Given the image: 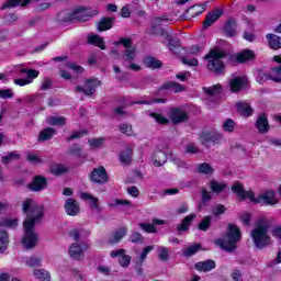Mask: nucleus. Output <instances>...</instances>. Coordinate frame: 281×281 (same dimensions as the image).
<instances>
[{
    "instance_id": "473e14b6",
    "label": "nucleus",
    "mask_w": 281,
    "mask_h": 281,
    "mask_svg": "<svg viewBox=\"0 0 281 281\" xmlns=\"http://www.w3.org/2000/svg\"><path fill=\"white\" fill-rule=\"evenodd\" d=\"M266 38L268 41V46L270 49H281V36H278L273 33H268L266 35Z\"/></svg>"
},
{
    "instance_id": "0e129e2a",
    "label": "nucleus",
    "mask_w": 281,
    "mask_h": 281,
    "mask_svg": "<svg viewBox=\"0 0 281 281\" xmlns=\"http://www.w3.org/2000/svg\"><path fill=\"white\" fill-rule=\"evenodd\" d=\"M89 132L86 130L74 132L70 136L66 138V142H74V139H80L82 135H87Z\"/></svg>"
},
{
    "instance_id": "f8f14e48",
    "label": "nucleus",
    "mask_w": 281,
    "mask_h": 281,
    "mask_svg": "<svg viewBox=\"0 0 281 281\" xmlns=\"http://www.w3.org/2000/svg\"><path fill=\"white\" fill-rule=\"evenodd\" d=\"M205 10H207V4H194L184 11L183 19L184 21H192V19L201 16Z\"/></svg>"
},
{
    "instance_id": "79ce46f5",
    "label": "nucleus",
    "mask_w": 281,
    "mask_h": 281,
    "mask_svg": "<svg viewBox=\"0 0 281 281\" xmlns=\"http://www.w3.org/2000/svg\"><path fill=\"white\" fill-rule=\"evenodd\" d=\"M10 245V236L7 231L0 229V254H3Z\"/></svg>"
},
{
    "instance_id": "4be33fe9",
    "label": "nucleus",
    "mask_w": 281,
    "mask_h": 281,
    "mask_svg": "<svg viewBox=\"0 0 281 281\" xmlns=\"http://www.w3.org/2000/svg\"><path fill=\"white\" fill-rule=\"evenodd\" d=\"M196 218V214H190L187 215L180 224L177 225L176 229L178 232L179 235L188 232L192 225V223L194 222V220Z\"/></svg>"
},
{
    "instance_id": "58836bf2",
    "label": "nucleus",
    "mask_w": 281,
    "mask_h": 281,
    "mask_svg": "<svg viewBox=\"0 0 281 281\" xmlns=\"http://www.w3.org/2000/svg\"><path fill=\"white\" fill-rule=\"evenodd\" d=\"M5 227L7 229H16L19 227V218L4 217L0 221V228Z\"/></svg>"
},
{
    "instance_id": "4468645a",
    "label": "nucleus",
    "mask_w": 281,
    "mask_h": 281,
    "mask_svg": "<svg viewBox=\"0 0 281 281\" xmlns=\"http://www.w3.org/2000/svg\"><path fill=\"white\" fill-rule=\"evenodd\" d=\"M169 117L172 124H181L190 120V114L179 108H172Z\"/></svg>"
},
{
    "instance_id": "a19ab883",
    "label": "nucleus",
    "mask_w": 281,
    "mask_h": 281,
    "mask_svg": "<svg viewBox=\"0 0 281 281\" xmlns=\"http://www.w3.org/2000/svg\"><path fill=\"white\" fill-rule=\"evenodd\" d=\"M172 256V250L166 246H160L158 251V259L160 262H168Z\"/></svg>"
},
{
    "instance_id": "f3484780",
    "label": "nucleus",
    "mask_w": 281,
    "mask_h": 281,
    "mask_svg": "<svg viewBox=\"0 0 281 281\" xmlns=\"http://www.w3.org/2000/svg\"><path fill=\"white\" fill-rule=\"evenodd\" d=\"M259 203L273 207V205H278L280 203V200L276 198L274 190H266L263 193L259 194Z\"/></svg>"
},
{
    "instance_id": "72a5a7b5",
    "label": "nucleus",
    "mask_w": 281,
    "mask_h": 281,
    "mask_svg": "<svg viewBox=\"0 0 281 281\" xmlns=\"http://www.w3.org/2000/svg\"><path fill=\"white\" fill-rule=\"evenodd\" d=\"M113 21H115V18H109L104 16L99 21L98 23V30L100 32H106L109 30H113Z\"/></svg>"
},
{
    "instance_id": "5701e85b",
    "label": "nucleus",
    "mask_w": 281,
    "mask_h": 281,
    "mask_svg": "<svg viewBox=\"0 0 281 281\" xmlns=\"http://www.w3.org/2000/svg\"><path fill=\"white\" fill-rule=\"evenodd\" d=\"M236 111L239 113V115H243V117H251L254 115V108H251V104L245 101H238L236 104Z\"/></svg>"
},
{
    "instance_id": "4c0bfd02",
    "label": "nucleus",
    "mask_w": 281,
    "mask_h": 281,
    "mask_svg": "<svg viewBox=\"0 0 281 281\" xmlns=\"http://www.w3.org/2000/svg\"><path fill=\"white\" fill-rule=\"evenodd\" d=\"M50 172L55 177H61V175H67V172H69V167H65L63 164L52 165Z\"/></svg>"
},
{
    "instance_id": "c03bdc74",
    "label": "nucleus",
    "mask_w": 281,
    "mask_h": 281,
    "mask_svg": "<svg viewBox=\"0 0 281 281\" xmlns=\"http://www.w3.org/2000/svg\"><path fill=\"white\" fill-rule=\"evenodd\" d=\"M149 117H153L157 124H160L161 126H166L170 124V120L166 116H164L161 113L151 112L149 113Z\"/></svg>"
},
{
    "instance_id": "13d9d810",
    "label": "nucleus",
    "mask_w": 281,
    "mask_h": 281,
    "mask_svg": "<svg viewBox=\"0 0 281 281\" xmlns=\"http://www.w3.org/2000/svg\"><path fill=\"white\" fill-rule=\"evenodd\" d=\"M90 148H102L104 146V137L88 139Z\"/></svg>"
},
{
    "instance_id": "f704fd0d",
    "label": "nucleus",
    "mask_w": 281,
    "mask_h": 281,
    "mask_svg": "<svg viewBox=\"0 0 281 281\" xmlns=\"http://www.w3.org/2000/svg\"><path fill=\"white\" fill-rule=\"evenodd\" d=\"M144 63L148 69H161V67H164V61L153 56L145 57Z\"/></svg>"
},
{
    "instance_id": "680f3d73",
    "label": "nucleus",
    "mask_w": 281,
    "mask_h": 281,
    "mask_svg": "<svg viewBox=\"0 0 281 281\" xmlns=\"http://www.w3.org/2000/svg\"><path fill=\"white\" fill-rule=\"evenodd\" d=\"M131 260H133V257L123 255L122 257H119V265H121L123 269H126L127 267H131Z\"/></svg>"
},
{
    "instance_id": "393cba45",
    "label": "nucleus",
    "mask_w": 281,
    "mask_h": 281,
    "mask_svg": "<svg viewBox=\"0 0 281 281\" xmlns=\"http://www.w3.org/2000/svg\"><path fill=\"white\" fill-rule=\"evenodd\" d=\"M196 271H202L203 273H207L209 271H213L216 269V261L209 259L204 261H199L194 265Z\"/></svg>"
},
{
    "instance_id": "bb28decb",
    "label": "nucleus",
    "mask_w": 281,
    "mask_h": 281,
    "mask_svg": "<svg viewBox=\"0 0 281 281\" xmlns=\"http://www.w3.org/2000/svg\"><path fill=\"white\" fill-rule=\"evenodd\" d=\"M210 201H212V193L207 191V189L202 188L201 189V201L198 204V211L203 212L205 207L210 205Z\"/></svg>"
},
{
    "instance_id": "3c124183",
    "label": "nucleus",
    "mask_w": 281,
    "mask_h": 281,
    "mask_svg": "<svg viewBox=\"0 0 281 281\" xmlns=\"http://www.w3.org/2000/svg\"><path fill=\"white\" fill-rule=\"evenodd\" d=\"M67 155H70V157H82V146H79L78 144H72L68 148Z\"/></svg>"
},
{
    "instance_id": "dca6fc26",
    "label": "nucleus",
    "mask_w": 281,
    "mask_h": 281,
    "mask_svg": "<svg viewBox=\"0 0 281 281\" xmlns=\"http://www.w3.org/2000/svg\"><path fill=\"white\" fill-rule=\"evenodd\" d=\"M249 85V81H247V78L245 77H234L228 82L231 93H240L245 87Z\"/></svg>"
},
{
    "instance_id": "bf43d9fd",
    "label": "nucleus",
    "mask_w": 281,
    "mask_h": 281,
    "mask_svg": "<svg viewBox=\"0 0 281 281\" xmlns=\"http://www.w3.org/2000/svg\"><path fill=\"white\" fill-rule=\"evenodd\" d=\"M137 49L135 47L126 48L123 53L124 60H135Z\"/></svg>"
},
{
    "instance_id": "1a4fd4ad",
    "label": "nucleus",
    "mask_w": 281,
    "mask_h": 281,
    "mask_svg": "<svg viewBox=\"0 0 281 281\" xmlns=\"http://www.w3.org/2000/svg\"><path fill=\"white\" fill-rule=\"evenodd\" d=\"M47 186H49L47 177L43 175H35L33 176L32 181L29 183L27 188L32 192H43V190H47Z\"/></svg>"
},
{
    "instance_id": "8fccbe9b",
    "label": "nucleus",
    "mask_w": 281,
    "mask_h": 281,
    "mask_svg": "<svg viewBox=\"0 0 281 281\" xmlns=\"http://www.w3.org/2000/svg\"><path fill=\"white\" fill-rule=\"evenodd\" d=\"M48 124L49 126H65L67 119H65V116H50Z\"/></svg>"
},
{
    "instance_id": "774afa93",
    "label": "nucleus",
    "mask_w": 281,
    "mask_h": 281,
    "mask_svg": "<svg viewBox=\"0 0 281 281\" xmlns=\"http://www.w3.org/2000/svg\"><path fill=\"white\" fill-rule=\"evenodd\" d=\"M49 89H52V79H44L42 81V86L40 88L41 91H49Z\"/></svg>"
},
{
    "instance_id": "338daca9",
    "label": "nucleus",
    "mask_w": 281,
    "mask_h": 281,
    "mask_svg": "<svg viewBox=\"0 0 281 281\" xmlns=\"http://www.w3.org/2000/svg\"><path fill=\"white\" fill-rule=\"evenodd\" d=\"M155 249V246H146L143 251L139 255V260L140 262H144L146 258H148V254Z\"/></svg>"
},
{
    "instance_id": "e433bc0d",
    "label": "nucleus",
    "mask_w": 281,
    "mask_h": 281,
    "mask_svg": "<svg viewBox=\"0 0 281 281\" xmlns=\"http://www.w3.org/2000/svg\"><path fill=\"white\" fill-rule=\"evenodd\" d=\"M201 249H203V245L198 243L193 244L192 246H189L182 250V256H184V258H190L194 256V254H199Z\"/></svg>"
},
{
    "instance_id": "b1692460",
    "label": "nucleus",
    "mask_w": 281,
    "mask_h": 281,
    "mask_svg": "<svg viewBox=\"0 0 281 281\" xmlns=\"http://www.w3.org/2000/svg\"><path fill=\"white\" fill-rule=\"evenodd\" d=\"M236 27H238V23H236V20L228 19L224 26H223V34L227 38H234L236 36Z\"/></svg>"
},
{
    "instance_id": "423d86ee",
    "label": "nucleus",
    "mask_w": 281,
    "mask_h": 281,
    "mask_svg": "<svg viewBox=\"0 0 281 281\" xmlns=\"http://www.w3.org/2000/svg\"><path fill=\"white\" fill-rule=\"evenodd\" d=\"M102 86V81H100L98 78H89L86 79L85 81V86H76L74 88V91H76V93H83V95H95V91L98 89V87Z\"/></svg>"
},
{
    "instance_id": "cd10ccee",
    "label": "nucleus",
    "mask_w": 281,
    "mask_h": 281,
    "mask_svg": "<svg viewBox=\"0 0 281 281\" xmlns=\"http://www.w3.org/2000/svg\"><path fill=\"white\" fill-rule=\"evenodd\" d=\"M119 159L123 166H131V164H133V148L127 147L122 150L120 153Z\"/></svg>"
},
{
    "instance_id": "2f4dec72",
    "label": "nucleus",
    "mask_w": 281,
    "mask_h": 281,
    "mask_svg": "<svg viewBox=\"0 0 281 281\" xmlns=\"http://www.w3.org/2000/svg\"><path fill=\"white\" fill-rule=\"evenodd\" d=\"M202 91L205 95H209V98H214V95H221V93H223V86L221 83H216L211 87H203Z\"/></svg>"
},
{
    "instance_id": "ddd939ff",
    "label": "nucleus",
    "mask_w": 281,
    "mask_h": 281,
    "mask_svg": "<svg viewBox=\"0 0 281 281\" xmlns=\"http://www.w3.org/2000/svg\"><path fill=\"white\" fill-rule=\"evenodd\" d=\"M255 127L260 135H267V133L271 131V125H269V117L267 116V113L262 112L258 115L255 122Z\"/></svg>"
},
{
    "instance_id": "6e6d98bb",
    "label": "nucleus",
    "mask_w": 281,
    "mask_h": 281,
    "mask_svg": "<svg viewBox=\"0 0 281 281\" xmlns=\"http://www.w3.org/2000/svg\"><path fill=\"white\" fill-rule=\"evenodd\" d=\"M128 240L134 245H142L144 243V236L139 232H134L130 235Z\"/></svg>"
},
{
    "instance_id": "20e7f679",
    "label": "nucleus",
    "mask_w": 281,
    "mask_h": 281,
    "mask_svg": "<svg viewBox=\"0 0 281 281\" xmlns=\"http://www.w3.org/2000/svg\"><path fill=\"white\" fill-rule=\"evenodd\" d=\"M226 237L227 241L220 238L215 240V245L221 247L224 251L232 254V251H236L239 240L243 239V232H240V227H238V225L229 223L226 228Z\"/></svg>"
},
{
    "instance_id": "e2e57ef3",
    "label": "nucleus",
    "mask_w": 281,
    "mask_h": 281,
    "mask_svg": "<svg viewBox=\"0 0 281 281\" xmlns=\"http://www.w3.org/2000/svg\"><path fill=\"white\" fill-rule=\"evenodd\" d=\"M42 262H43V259L41 257H31L26 261V265L27 267H31L32 269H34V267H41Z\"/></svg>"
},
{
    "instance_id": "f257e3e1",
    "label": "nucleus",
    "mask_w": 281,
    "mask_h": 281,
    "mask_svg": "<svg viewBox=\"0 0 281 281\" xmlns=\"http://www.w3.org/2000/svg\"><path fill=\"white\" fill-rule=\"evenodd\" d=\"M22 212L26 214V218L23 222L24 236L22 238V245L25 249H34L36 243H38V235L34 232L36 223H41L45 214L44 207L34 204L32 198H26L22 203Z\"/></svg>"
},
{
    "instance_id": "de8ad7c7",
    "label": "nucleus",
    "mask_w": 281,
    "mask_h": 281,
    "mask_svg": "<svg viewBox=\"0 0 281 281\" xmlns=\"http://www.w3.org/2000/svg\"><path fill=\"white\" fill-rule=\"evenodd\" d=\"M211 226H212V216L206 215L199 223L198 229L200 232H207V229H210Z\"/></svg>"
},
{
    "instance_id": "603ef678",
    "label": "nucleus",
    "mask_w": 281,
    "mask_h": 281,
    "mask_svg": "<svg viewBox=\"0 0 281 281\" xmlns=\"http://www.w3.org/2000/svg\"><path fill=\"white\" fill-rule=\"evenodd\" d=\"M222 128L225 133H234V128H236V121L226 119L222 125Z\"/></svg>"
},
{
    "instance_id": "37998d69",
    "label": "nucleus",
    "mask_w": 281,
    "mask_h": 281,
    "mask_svg": "<svg viewBox=\"0 0 281 281\" xmlns=\"http://www.w3.org/2000/svg\"><path fill=\"white\" fill-rule=\"evenodd\" d=\"M210 188L214 194H221V192H225V190H227V183H221L213 180L210 182Z\"/></svg>"
},
{
    "instance_id": "7c9ffc66",
    "label": "nucleus",
    "mask_w": 281,
    "mask_h": 281,
    "mask_svg": "<svg viewBox=\"0 0 281 281\" xmlns=\"http://www.w3.org/2000/svg\"><path fill=\"white\" fill-rule=\"evenodd\" d=\"M88 45H93L94 47H99V49H106V45L104 44V38L100 37V35L90 34L87 38Z\"/></svg>"
},
{
    "instance_id": "052dcab7",
    "label": "nucleus",
    "mask_w": 281,
    "mask_h": 281,
    "mask_svg": "<svg viewBox=\"0 0 281 281\" xmlns=\"http://www.w3.org/2000/svg\"><path fill=\"white\" fill-rule=\"evenodd\" d=\"M113 45H123L125 49H131V47H133V40H131V37H121L117 42H114Z\"/></svg>"
},
{
    "instance_id": "aec40b11",
    "label": "nucleus",
    "mask_w": 281,
    "mask_h": 281,
    "mask_svg": "<svg viewBox=\"0 0 281 281\" xmlns=\"http://www.w3.org/2000/svg\"><path fill=\"white\" fill-rule=\"evenodd\" d=\"M65 212L68 216H78L80 212V204L74 198H68L65 202Z\"/></svg>"
},
{
    "instance_id": "49530a36",
    "label": "nucleus",
    "mask_w": 281,
    "mask_h": 281,
    "mask_svg": "<svg viewBox=\"0 0 281 281\" xmlns=\"http://www.w3.org/2000/svg\"><path fill=\"white\" fill-rule=\"evenodd\" d=\"M21 159V154L16 151H10L5 156L2 157V164L4 166H8V164H11V161H19Z\"/></svg>"
},
{
    "instance_id": "c85d7f7f",
    "label": "nucleus",
    "mask_w": 281,
    "mask_h": 281,
    "mask_svg": "<svg viewBox=\"0 0 281 281\" xmlns=\"http://www.w3.org/2000/svg\"><path fill=\"white\" fill-rule=\"evenodd\" d=\"M153 159H154V166L156 168H161V166H164V164L168 161V154H166V151L161 149H158L154 153Z\"/></svg>"
},
{
    "instance_id": "a18cd8bd",
    "label": "nucleus",
    "mask_w": 281,
    "mask_h": 281,
    "mask_svg": "<svg viewBox=\"0 0 281 281\" xmlns=\"http://www.w3.org/2000/svg\"><path fill=\"white\" fill-rule=\"evenodd\" d=\"M196 170L200 175H214V167L207 162L199 164Z\"/></svg>"
},
{
    "instance_id": "4d7b16f0",
    "label": "nucleus",
    "mask_w": 281,
    "mask_h": 281,
    "mask_svg": "<svg viewBox=\"0 0 281 281\" xmlns=\"http://www.w3.org/2000/svg\"><path fill=\"white\" fill-rule=\"evenodd\" d=\"M21 74H26V80H35V78H37L41 75L38 70L27 68H23L21 70Z\"/></svg>"
},
{
    "instance_id": "a211bd4d",
    "label": "nucleus",
    "mask_w": 281,
    "mask_h": 281,
    "mask_svg": "<svg viewBox=\"0 0 281 281\" xmlns=\"http://www.w3.org/2000/svg\"><path fill=\"white\" fill-rule=\"evenodd\" d=\"M77 10L79 11V14H77V21L79 23H87V21H89V19H93V16H98L100 14V11L94 9H86L85 7H79L77 8Z\"/></svg>"
},
{
    "instance_id": "c756f323",
    "label": "nucleus",
    "mask_w": 281,
    "mask_h": 281,
    "mask_svg": "<svg viewBox=\"0 0 281 281\" xmlns=\"http://www.w3.org/2000/svg\"><path fill=\"white\" fill-rule=\"evenodd\" d=\"M68 254L72 260H82V257L85 256V250H82V247L78 244L70 245L68 249Z\"/></svg>"
},
{
    "instance_id": "2eb2a0df",
    "label": "nucleus",
    "mask_w": 281,
    "mask_h": 281,
    "mask_svg": "<svg viewBox=\"0 0 281 281\" xmlns=\"http://www.w3.org/2000/svg\"><path fill=\"white\" fill-rule=\"evenodd\" d=\"M251 60H256V53L249 48H245L241 52L236 53L234 63L245 65V63H251Z\"/></svg>"
},
{
    "instance_id": "864d4df0",
    "label": "nucleus",
    "mask_w": 281,
    "mask_h": 281,
    "mask_svg": "<svg viewBox=\"0 0 281 281\" xmlns=\"http://www.w3.org/2000/svg\"><path fill=\"white\" fill-rule=\"evenodd\" d=\"M119 131L123 134L126 135L127 137H133L134 132H133V125L128 123H122L119 126Z\"/></svg>"
},
{
    "instance_id": "a878e982",
    "label": "nucleus",
    "mask_w": 281,
    "mask_h": 281,
    "mask_svg": "<svg viewBox=\"0 0 281 281\" xmlns=\"http://www.w3.org/2000/svg\"><path fill=\"white\" fill-rule=\"evenodd\" d=\"M168 47L170 52H172V54H175L176 56H179L182 49L183 52H187L186 48L181 47V40L178 36H172L168 41Z\"/></svg>"
},
{
    "instance_id": "f03ea898",
    "label": "nucleus",
    "mask_w": 281,
    "mask_h": 281,
    "mask_svg": "<svg viewBox=\"0 0 281 281\" xmlns=\"http://www.w3.org/2000/svg\"><path fill=\"white\" fill-rule=\"evenodd\" d=\"M250 237L257 249H267L271 243L269 221L265 220V217L258 218L255 223V228L250 232Z\"/></svg>"
},
{
    "instance_id": "6ab92c4d",
    "label": "nucleus",
    "mask_w": 281,
    "mask_h": 281,
    "mask_svg": "<svg viewBox=\"0 0 281 281\" xmlns=\"http://www.w3.org/2000/svg\"><path fill=\"white\" fill-rule=\"evenodd\" d=\"M58 134V131L55 130V127L48 126L44 127L40 131L37 135V142L44 143V142H52L54 137Z\"/></svg>"
},
{
    "instance_id": "7ed1b4c3",
    "label": "nucleus",
    "mask_w": 281,
    "mask_h": 281,
    "mask_svg": "<svg viewBox=\"0 0 281 281\" xmlns=\"http://www.w3.org/2000/svg\"><path fill=\"white\" fill-rule=\"evenodd\" d=\"M223 58H227V50L218 47L210 49L209 54L204 56V60H207V69L215 76L225 74V61Z\"/></svg>"
},
{
    "instance_id": "ea45409f",
    "label": "nucleus",
    "mask_w": 281,
    "mask_h": 281,
    "mask_svg": "<svg viewBox=\"0 0 281 281\" xmlns=\"http://www.w3.org/2000/svg\"><path fill=\"white\" fill-rule=\"evenodd\" d=\"M33 276L36 278V280L41 281H50L52 280V274L49 271L45 269H34L33 270Z\"/></svg>"
},
{
    "instance_id": "0eeeda50",
    "label": "nucleus",
    "mask_w": 281,
    "mask_h": 281,
    "mask_svg": "<svg viewBox=\"0 0 281 281\" xmlns=\"http://www.w3.org/2000/svg\"><path fill=\"white\" fill-rule=\"evenodd\" d=\"M232 190H233V192H235V194H237V196L241 201L249 199V201H251V203H255L256 205L260 204V195L256 196L254 191H246L245 187H243V183H240L239 181L235 182L232 186Z\"/></svg>"
},
{
    "instance_id": "c9c22d12",
    "label": "nucleus",
    "mask_w": 281,
    "mask_h": 281,
    "mask_svg": "<svg viewBox=\"0 0 281 281\" xmlns=\"http://www.w3.org/2000/svg\"><path fill=\"white\" fill-rule=\"evenodd\" d=\"M32 0H7V2L1 7V10H8V8H16L21 5V8H25V5H30Z\"/></svg>"
},
{
    "instance_id": "09e8293b",
    "label": "nucleus",
    "mask_w": 281,
    "mask_h": 281,
    "mask_svg": "<svg viewBox=\"0 0 281 281\" xmlns=\"http://www.w3.org/2000/svg\"><path fill=\"white\" fill-rule=\"evenodd\" d=\"M128 234V228L122 226L121 228L116 229L113 234L112 243H120Z\"/></svg>"
},
{
    "instance_id": "39448f33",
    "label": "nucleus",
    "mask_w": 281,
    "mask_h": 281,
    "mask_svg": "<svg viewBox=\"0 0 281 281\" xmlns=\"http://www.w3.org/2000/svg\"><path fill=\"white\" fill-rule=\"evenodd\" d=\"M200 144L204 148H212V146H221L223 143V133L216 130H204L200 134Z\"/></svg>"
},
{
    "instance_id": "6e6552de",
    "label": "nucleus",
    "mask_w": 281,
    "mask_h": 281,
    "mask_svg": "<svg viewBox=\"0 0 281 281\" xmlns=\"http://www.w3.org/2000/svg\"><path fill=\"white\" fill-rule=\"evenodd\" d=\"M89 180L91 183H97L98 186H104V183L109 182V173H106V169L104 166H100L99 168H94L89 173Z\"/></svg>"
},
{
    "instance_id": "69168bd1",
    "label": "nucleus",
    "mask_w": 281,
    "mask_h": 281,
    "mask_svg": "<svg viewBox=\"0 0 281 281\" xmlns=\"http://www.w3.org/2000/svg\"><path fill=\"white\" fill-rule=\"evenodd\" d=\"M225 212H227V207L223 204H217L212 210L213 216H221V214H225Z\"/></svg>"
},
{
    "instance_id": "9d476101",
    "label": "nucleus",
    "mask_w": 281,
    "mask_h": 281,
    "mask_svg": "<svg viewBox=\"0 0 281 281\" xmlns=\"http://www.w3.org/2000/svg\"><path fill=\"white\" fill-rule=\"evenodd\" d=\"M273 61L278 63L280 66L272 67L270 72L265 75L266 80H271L272 82H277V85H281V55L274 56Z\"/></svg>"
},
{
    "instance_id": "5fc2aeb1",
    "label": "nucleus",
    "mask_w": 281,
    "mask_h": 281,
    "mask_svg": "<svg viewBox=\"0 0 281 281\" xmlns=\"http://www.w3.org/2000/svg\"><path fill=\"white\" fill-rule=\"evenodd\" d=\"M138 226L143 232H146V234H157V226L155 224L139 223Z\"/></svg>"
},
{
    "instance_id": "9b49d317",
    "label": "nucleus",
    "mask_w": 281,
    "mask_h": 281,
    "mask_svg": "<svg viewBox=\"0 0 281 281\" xmlns=\"http://www.w3.org/2000/svg\"><path fill=\"white\" fill-rule=\"evenodd\" d=\"M82 9H75L72 12H68L66 10L57 13L56 21L57 23H74V21H78V14Z\"/></svg>"
},
{
    "instance_id": "412c9836",
    "label": "nucleus",
    "mask_w": 281,
    "mask_h": 281,
    "mask_svg": "<svg viewBox=\"0 0 281 281\" xmlns=\"http://www.w3.org/2000/svg\"><path fill=\"white\" fill-rule=\"evenodd\" d=\"M223 16V10L221 9H214L212 12H209L204 19L203 27L206 30V27H212L214 23H216L217 19H221Z\"/></svg>"
}]
</instances>
